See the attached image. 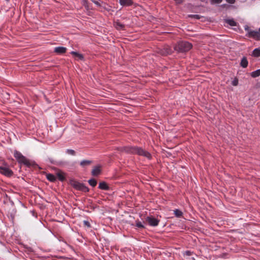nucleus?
<instances>
[{
  "instance_id": "25",
  "label": "nucleus",
  "mask_w": 260,
  "mask_h": 260,
  "mask_svg": "<svg viewBox=\"0 0 260 260\" xmlns=\"http://www.w3.org/2000/svg\"><path fill=\"white\" fill-rule=\"evenodd\" d=\"M66 152H67V153H68V154H70V155H76V152L73 149H67Z\"/></svg>"
},
{
  "instance_id": "12",
  "label": "nucleus",
  "mask_w": 260,
  "mask_h": 260,
  "mask_svg": "<svg viewBox=\"0 0 260 260\" xmlns=\"http://www.w3.org/2000/svg\"><path fill=\"white\" fill-rule=\"evenodd\" d=\"M119 3L123 7L131 6L133 4V0H119Z\"/></svg>"
},
{
  "instance_id": "4",
  "label": "nucleus",
  "mask_w": 260,
  "mask_h": 260,
  "mask_svg": "<svg viewBox=\"0 0 260 260\" xmlns=\"http://www.w3.org/2000/svg\"><path fill=\"white\" fill-rule=\"evenodd\" d=\"M71 184L73 187H74L76 189L79 190L83 191V192H88L89 189L88 187L85 186L84 184L79 182L75 180H73L71 182Z\"/></svg>"
},
{
  "instance_id": "32",
  "label": "nucleus",
  "mask_w": 260,
  "mask_h": 260,
  "mask_svg": "<svg viewBox=\"0 0 260 260\" xmlns=\"http://www.w3.org/2000/svg\"><path fill=\"white\" fill-rule=\"evenodd\" d=\"M84 223L85 225L89 226V223L87 221H84Z\"/></svg>"
},
{
  "instance_id": "37",
  "label": "nucleus",
  "mask_w": 260,
  "mask_h": 260,
  "mask_svg": "<svg viewBox=\"0 0 260 260\" xmlns=\"http://www.w3.org/2000/svg\"><path fill=\"white\" fill-rule=\"evenodd\" d=\"M225 5H222V7H224V6H225Z\"/></svg>"
},
{
  "instance_id": "33",
  "label": "nucleus",
  "mask_w": 260,
  "mask_h": 260,
  "mask_svg": "<svg viewBox=\"0 0 260 260\" xmlns=\"http://www.w3.org/2000/svg\"><path fill=\"white\" fill-rule=\"evenodd\" d=\"M193 17L194 18H197V19H199L200 17L198 15H193Z\"/></svg>"
},
{
  "instance_id": "26",
  "label": "nucleus",
  "mask_w": 260,
  "mask_h": 260,
  "mask_svg": "<svg viewBox=\"0 0 260 260\" xmlns=\"http://www.w3.org/2000/svg\"><path fill=\"white\" fill-rule=\"evenodd\" d=\"M223 0H210L211 5H216L220 4Z\"/></svg>"
},
{
  "instance_id": "10",
  "label": "nucleus",
  "mask_w": 260,
  "mask_h": 260,
  "mask_svg": "<svg viewBox=\"0 0 260 260\" xmlns=\"http://www.w3.org/2000/svg\"><path fill=\"white\" fill-rule=\"evenodd\" d=\"M67 48L64 47H56L54 49V52L57 54H62L66 52Z\"/></svg>"
},
{
  "instance_id": "31",
  "label": "nucleus",
  "mask_w": 260,
  "mask_h": 260,
  "mask_svg": "<svg viewBox=\"0 0 260 260\" xmlns=\"http://www.w3.org/2000/svg\"><path fill=\"white\" fill-rule=\"evenodd\" d=\"M226 2L231 4H234L235 3V0H226Z\"/></svg>"
},
{
  "instance_id": "3",
  "label": "nucleus",
  "mask_w": 260,
  "mask_h": 260,
  "mask_svg": "<svg viewBox=\"0 0 260 260\" xmlns=\"http://www.w3.org/2000/svg\"><path fill=\"white\" fill-rule=\"evenodd\" d=\"M14 156L19 164H23L27 167H30L31 166L30 161L23 156L20 152L15 151Z\"/></svg>"
},
{
  "instance_id": "18",
  "label": "nucleus",
  "mask_w": 260,
  "mask_h": 260,
  "mask_svg": "<svg viewBox=\"0 0 260 260\" xmlns=\"http://www.w3.org/2000/svg\"><path fill=\"white\" fill-rule=\"evenodd\" d=\"M71 54L74 55L76 57H78L79 59L82 60L83 59V56L77 52L72 51Z\"/></svg>"
},
{
  "instance_id": "35",
  "label": "nucleus",
  "mask_w": 260,
  "mask_h": 260,
  "mask_svg": "<svg viewBox=\"0 0 260 260\" xmlns=\"http://www.w3.org/2000/svg\"><path fill=\"white\" fill-rule=\"evenodd\" d=\"M95 4H98V2H94Z\"/></svg>"
},
{
  "instance_id": "17",
  "label": "nucleus",
  "mask_w": 260,
  "mask_h": 260,
  "mask_svg": "<svg viewBox=\"0 0 260 260\" xmlns=\"http://www.w3.org/2000/svg\"><path fill=\"white\" fill-rule=\"evenodd\" d=\"M174 213L175 216L178 217V218H180L183 215L182 212L181 210H179V209H175L174 211Z\"/></svg>"
},
{
  "instance_id": "19",
  "label": "nucleus",
  "mask_w": 260,
  "mask_h": 260,
  "mask_svg": "<svg viewBox=\"0 0 260 260\" xmlns=\"http://www.w3.org/2000/svg\"><path fill=\"white\" fill-rule=\"evenodd\" d=\"M47 178L49 181H50L51 182H54V181H55V180L56 179V177L54 175L51 174H47Z\"/></svg>"
},
{
  "instance_id": "22",
  "label": "nucleus",
  "mask_w": 260,
  "mask_h": 260,
  "mask_svg": "<svg viewBox=\"0 0 260 260\" xmlns=\"http://www.w3.org/2000/svg\"><path fill=\"white\" fill-rule=\"evenodd\" d=\"M115 27L118 30L124 29V25L120 22H116L115 23Z\"/></svg>"
},
{
  "instance_id": "11",
  "label": "nucleus",
  "mask_w": 260,
  "mask_h": 260,
  "mask_svg": "<svg viewBox=\"0 0 260 260\" xmlns=\"http://www.w3.org/2000/svg\"><path fill=\"white\" fill-rule=\"evenodd\" d=\"M99 188L102 190H108L110 189V187L108 184L106 182L101 181L99 183Z\"/></svg>"
},
{
  "instance_id": "38",
  "label": "nucleus",
  "mask_w": 260,
  "mask_h": 260,
  "mask_svg": "<svg viewBox=\"0 0 260 260\" xmlns=\"http://www.w3.org/2000/svg\"><path fill=\"white\" fill-rule=\"evenodd\" d=\"M99 260H100V259L99 258Z\"/></svg>"
},
{
  "instance_id": "23",
  "label": "nucleus",
  "mask_w": 260,
  "mask_h": 260,
  "mask_svg": "<svg viewBox=\"0 0 260 260\" xmlns=\"http://www.w3.org/2000/svg\"><path fill=\"white\" fill-rule=\"evenodd\" d=\"M88 183L92 187L95 186L97 184L96 181L94 179L89 180Z\"/></svg>"
},
{
  "instance_id": "28",
  "label": "nucleus",
  "mask_w": 260,
  "mask_h": 260,
  "mask_svg": "<svg viewBox=\"0 0 260 260\" xmlns=\"http://www.w3.org/2000/svg\"><path fill=\"white\" fill-rule=\"evenodd\" d=\"M244 28L245 30L247 31V34H246V36L247 37V35H249V32H250L252 30L251 29H250L249 27L247 25H245Z\"/></svg>"
},
{
  "instance_id": "7",
  "label": "nucleus",
  "mask_w": 260,
  "mask_h": 260,
  "mask_svg": "<svg viewBox=\"0 0 260 260\" xmlns=\"http://www.w3.org/2000/svg\"><path fill=\"white\" fill-rule=\"evenodd\" d=\"M247 37L252 38L256 41L260 40V32L257 30H252L249 32V35H247Z\"/></svg>"
},
{
  "instance_id": "8",
  "label": "nucleus",
  "mask_w": 260,
  "mask_h": 260,
  "mask_svg": "<svg viewBox=\"0 0 260 260\" xmlns=\"http://www.w3.org/2000/svg\"><path fill=\"white\" fill-rule=\"evenodd\" d=\"M0 172L8 177L12 176L13 173L9 168L5 167H0Z\"/></svg>"
},
{
  "instance_id": "21",
  "label": "nucleus",
  "mask_w": 260,
  "mask_h": 260,
  "mask_svg": "<svg viewBox=\"0 0 260 260\" xmlns=\"http://www.w3.org/2000/svg\"><path fill=\"white\" fill-rule=\"evenodd\" d=\"M252 55L254 57H258L260 56V49L259 48H255L252 52Z\"/></svg>"
},
{
  "instance_id": "9",
  "label": "nucleus",
  "mask_w": 260,
  "mask_h": 260,
  "mask_svg": "<svg viewBox=\"0 0 260 260\" xmlns=\"http://www.w3.org/2000/svg\"><path fill=\"white\" fill-rule=\"evenodd\" d=\"M172 52L171 48L168 46L160 49L159 51V53L162 55H168L171 54Z\"/></svg>"
},
{
  "instance_id": "20",
  "label": "nucleus",
  "mask_w": 260,
  "mask_h": 260,
  "mask_svg": "<svg viewBox=\"0 0 260 260\" xmlns=\"http://www.w3.org/2000/svg\"><path fill=\"white\" fill-rule=\"evenodd\" d=\"M260 76V69L256 70L251 73V76L253 78H256Z\"/></svg>"
},
{
  "instance_id": "14",
  "label": "nucleus",
  "mask_w": 260,
  "mask_h": 260,
  "mask_svg": "<svg viewBox=\"0 0 260 260\" xmlns=\"http://www.w3.org/2000/svg\"><path fill=\"white\" fill-rule=\"evenodd\" d=\"M225 21L231 26H236L237 25V23L233 19H227Z\"/></svg>"
},
{
  "instance_id": "5",
  "label": "nucleus",
  "mask_w": 260,
  "mask_h": 260,
  "mask_svg": "<svg viewBox=\"0 0 260 260\" xmlns=\"http://www.w3.org/2000/svg\"><path fill=\"white\" fill-rule=\"evenodd\" d=\"M99 11L103 12H109L111 11V7L106 3L99 1Z\"/></svg>"
},
{
  "instance_id": "15",
  "label": "nucleus",
  "mask_w": 260,
  "mask_h": 260,
  "mask_svg": "<svg viewBox=\"0 0 260 260\" xmlns=\"http://www.w3.org/2000/svg\"><path fill=\"white\" fill-rule=\"evenodd\" d=\"M248 62L246 57H243L240 62V65L242 67L245 68L248 66Z\"/></svg>"
},
{
  "instance_id": "29",
  "label": "nucleus",
  "mask_w": 260,
  "mask_h": 260,
  "mask_svg": "<svg viewBox=\"0 0 260 260\" xmlns=\"http://www.w3.org/2000/svg\"><path fill=\"white\" fill-rule=\"evenodd\" d=\"M232 84L233 86H237L238 84V79L235 78L232 82Z\"/></svg>"
},
{
  "instance_id": "36",
  "label": "nucleus",
  "mask_w": 260,
  "mask_h": 260,
  "mask_svg": "<svg viewBox=\"0 0 260 260\" xmlns=\"http://www.w3.org/2000/svg\"><path fill=\"white\" fill-rule=\"evenodd\" d=\"M5 1H7V2H9V0H5Z\"/></svg>"
},
{
  "instance_id": "16",
  "label": "nucleus",
  "mask_w": 260,
  "mask_h": 260,
  "mask_svg": "<svg viewBox=\"0 0 260 260\" xmlns=\"http://www.w3.org/2000/svg\"><path fill=\"white\" fill-rule=\"evenodd\" d=\"M56 175L59 180L63 181L65 180L64 173L62 171H59L57 172L56 173Z\"/></svg>"
},
{
  "instance_id": "2",
  "label": "nucleus",
  "mask_w": 260,
  "mask_h": 260,
  "mask_svg": "<svg viewBox=\"0 0 260 260\" xmlns=\"http://www.w3.org/2000/svg\"><path fill=\"white\" fill-rule=\"evenodd\" d=\"M192 48L191 44L186 41H181L178 43L174 47V50L180 53L188 51Z\"/></svg>"
},
{
  "instance_id": "1",
  "label": "nucleus",
  "mask_w": 260,
  "mask_h": 260,
  "mask_svg": "<svg viewBox=\"0 0 260 260\" xmlns=\"http://www.w3.org/2000/svg\"><path fill=\"white\" fill-rule=\"evenodd\" d=\"M118 150L120 151L125 152L128 154H137L140 156H142L147 158L149 159H151V154L149 152L143 149L142 147L128 146L118 148Z\"/></svg>"
},
{
  "instance_id": "24",
  "label": "nucleus",
  "mask_w": 260,
  "mask_h": 260,
  "mask_svg": "<svg viewBox=\"0 0 260 260\" xmlns=\"http://www.w3.org/2000/svg\"><path fill=\"white\" fill-rule=\"evenodd\" d=\"M136 226L139 228H144L143 224L139 220L136 221Z\"/></svg>"
},
{
  "instance_id": "34",
  "label": "nucleus",
  "mask_w": 260,
  "mask_h": 260,
  "mask_svg": "<svg viewBox=\"0 0 260 260\" xmlns=\"http://www.w3.org/2000/svg\"><path fill=\"white\" fill-rule=\"evenodd\" d=\"M98 172H99V174H100V169H99V168Z\"/></svg>"
},
{
  "instance_id": "6",
  "label": "nucleus",
  "mask_w": 260,
  "mask_h": 260,
  "mask_svg": "<svg viewBox=\"0 0 260 260\" xmlns=\"http://www.w3.org/2000/svg\"><path fill=\"white\" fill-rule=\"evenodd\" d=\"M146 221L149 225L151 226H156L158 225L159 220L152 216H147L146 218Z\"/></svg>"
},
{
  "instance_id": "27",
  "label": "nucleus",
  "mask_w": 260,
  "mask_h": 260,
  "mask_svg": "<svg viewBox=\"0 0 260 260\" xmlns=\"http://www.w3.org/2000/svg\"><path fill=\"white\" fill-rule=\"evenodd\" d=\"M193 252L190 250H186L183 253V255L185 256H191L193 254Z\"/></svg>"
},
{
  "instance_id": "13",
  "label": "nucleus",
  "mask_w": 260,
  "mask_h": 260,
  "mask_svg": "<svg viewBox=\"0 0 260 260\" xmlns=\"http://www.w3.org/2000/svg\"><path fill=\"white\" fill-rule=\"evenodd\" d=\"M92 163V160H83L80 162V165L82 168H86L87 166H90Z\"/></svg>"
},
{
  "instance_id": "30",
  "label": "nucleus",
  "mask_w": 260,
  "mask_h": 260,
  "mask_svg": "<svg viewBox=\"0 0 260 260\" xmlns=\"http://www.w3.org/2000/svg\"><path fill=\"white\" fill-rule=\"evenodd\" d=\"M92 174L94 176H96L98 175V166L94 167L92 171Z\"/></svg>"
}]
</instances>
